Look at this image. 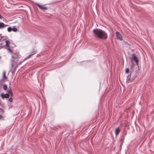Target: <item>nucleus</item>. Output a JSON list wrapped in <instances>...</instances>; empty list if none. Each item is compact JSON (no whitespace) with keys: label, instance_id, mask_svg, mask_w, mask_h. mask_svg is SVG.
Instances as JSON below:
<instances>
[{"label":"nucleus","instance_id":"obj_1","mask_svg":"<svg viewBox=\"0 0 154 154\" xmlns=\"http://www.w3.org/2000/svg\"><path fill=\"white\" fill-rule=\"evenodd\" d=\"M93 35L95 38L105 40L108 38V35L104 31L100 29H95L93 31Z\"/></svg>","mask_w":154,"mask_h":154},{"label":"nucleus","instance_id":"obj_2","mask_svg":"<svg viewBox=\"0 0 154 154\" xmlns=\"http://www.w3.org/2000/svg\"><path fill=\"white\" fill-rule=\"evenodd\" d=\"M139 69L131 71L130 74L127 76L126 82L129 83L133 81L138 75Z\"/></svg>","mask_w":154,"mask_h":154},{"label":"nucleus","instance_id":"obj_3","mask_svg":"<svg viewBox=\"0 0 154 154\" xmlns=\"http://www.w3.org/2000/svg\"><path fill=\"white\" fill-rule=\"evenodd\" d=\"M129 59L131 60V63L132 64L131 67L133 66V61H135L136 65H138L139 60L137 57L136 56L135 54H132V57H129Z\"/></svg>","mask_w":154,"mask_h":154},{"label":"nucleus","instance_id":"obj_4","mask_svg":"<svg viewBox=\"0 0 154 154\" xmlns=\"http://www.w3.org/2000/svg\"><path fill=\"white\" fill-rule=\"evenodd\" d=\"M127 134V132L125 130H124L123 131V134L122 136L120 137V141L121 142V146L122 144L124 141L125 136Z\"/></svg>","mask_w":154,"mask_h":154},{"label":"nucleus","instance_id":"obj_5","mask_svg":"<svg viewBox=\"0 0 154 154\" xmlns=\"http://www.w3.org/2000/svg\"><path fill=\"white\" fill-rule=\"evenodd\" d=\"M19 53L18 52L13 53L12 56V57L14 60L17 59L19 58Z\"/></svg>","mask_w":154,"mask_h":154},{"label":"nucleus","instance_id":"obj_6","mask_svg":"<svg viewBox=\"0 0 154 154\" xmlns=\"http://www.w3.org/2000/svg\"><path fill=\"white\" fill-rule=\"evenodd\" d=\"M116 38L120 41H122L123 38L120 33L118 31L116 32Z\"/></svg>","mask_w":154,"mask_h":154},{"label":"nucleus","instance_id":"obj_7","mask_svg":"<svg viewBox=\"0 0 154 154\" xmlns=\"http://www.w3.org/2000/svg\"><path fill=\"white\" fill-rule=\"evenodd\" d=\"M0 96L2 99L8 98L9 97L10 95L8 93L4 94L3 93H2L0 94Z\"/></svg>","mask_w":154,"mask_h":154},{"label":"nucleus","instance_id":"obj_8","mask_svg":"<svg viewBox=\"0 0 154 154\" xmlns=\"http://www.w3.org/2000/svg\"><path fill=\"white\" fill-rule=\"evenodd\" d=\"M36 5L41 10H45L47 9V8L46 7H44L43 6L41 5L38 4H36Z\"/></svg>","mask_w":154,"mask_h":154},{"label":"nucleus","instance_id":"obj_9","mask_svg":"<svg viewBox=\"0 0 154 154\" xmlns=\"http://www.w3.org/2000/svg\"><path fill=\"white\" fill-rule=\"evenodd\" d=\"M120 130L119 127L117 128L115 130V133L116 136H117L119 132H120Z\"/></svg>","mask_w":154,"mask_h":154},{"label":"nucleus","instance_id":"obj_10","mask_svg":"<svg viewBox=\"0 0 154 154\" xmlns=\"http://www.w3.org/2000/svg\"><path fill=\"white\" fill-rule=\"evenodd\" d=\"M3 41H4L5 42V44L4 45V46H6L8 47H9V41L8 40H5V39L3 40Z\"/></svg>","mask_w":154,"mask_h":154},{"label":"nucleus","instance_id":"obj_11","mask_svg":"<svg viewBox=\"0 0 154 154\" xmlns=\"http://www.w3.org/2000/svg\"><path fill=\"white\" fill-rule=\"evenodd\" d=\"M7 92H8V94H9V95H10L11 97H13V94L11 88H10L8 90Z\"/></svg>","mask_w":154,"mask_h":154},{"label":"nucleus","instance_id":"obj_12","mask_svg":"<svg viewBox=\"0 0 154 154\" xmlns=\"http://www.w3.org/2000/svg\"><path fill=\"white\" fill-rule=\"evenodd\" d=\"M8 26V25H5L3 23H0V28Z\"/></svg>","mask_w":154,"mask_h":154},{"label":"nucleus","instance_id":"obj_13","mask_svg":"<svg viewBox=\"0 0 154 154\" xmlns=\"http://www.w3.org/2000/svg\"><path fill=\"white\" fill-rule=\"evenodd\" d=\"M36 53V51H35L34 49H33L32 51L30 53V54L32 56L34 55Z\"/></svg>","mask_w":154,"mask_h":154},{"label":"nucleus","instance_id":"obj_14","mask_svg":"<svg viewBox=\"0 0 154 154\" xmlns=\"http://www.w3.org/2000/svg\"><path fill=\"white\" fill-rule=\"evenodd\" d=\"M7 77H6L5 75V71H4L3 72V79H7Z\"/></svg>","mask_w":154,"mask_h":154},{"label":"nucleus","instance_id":"obj_15","mask_svg":"<svg viewBox=\"0 0 154 154\" xmlns=\"http://www.w3.org/2000/svg\"><path fill=\"white\" fill-rule=\"evenodd\" d=\"M31 56H32V55L30 54L27 56L26 57L22 62H23L25 60L30 58Z\"/></svg>","mask_w":154,"mask_h":154},{"label":"nucleus","instance_id":"obj_16","mask_svg":"<svg viewBox=\"0 0 154 154\" xmlns=\"http://www.w3.org/2000/svg\"><path fill=\"white\" fill-rule=\"evenodd\" d=\"M15 63V62L14 61V60H12L11 61V64L12 67H13Z\"/></svg>","mask_w":154,"mask_h":154},{"label":"nucleus","instance_id":"obj_17","mask_svg":"<svg viewBox=\"0 0 154 154\" xmlns=\"http://www.w3.org/2000/svg\"><path fill=\"white\" fill-rule=\"evenodd\" d=\"M12 31L14 32H17V29L14 27L12 28Z\"/></svg>","mask_w":154,"mask_h":154},{"label":"nucleus","instance_id":"obj_18","mask_svg":"<svg viewBox=\"0 0 154 154\" xmlns=\"http://www.w3.org/2000/svg\"><path fill=\"white\" fill-rule=\"evenodd\" d=\"M3 88L4 90H6L7 88V85L5 84L3 86Z\"/></svg>","mask_w":154,"mask_h":154},{"label":"nucleus","instance_id":"obj_19","mask_svg":"<svg viewBox=\"0 0 154 154\" xmlns=\"http://www.w3.org/2000/svg\"><path fill=\"white\" fill-rule=\"evenodd\" d=\"M7 31L8 32H11L12 31V28L11 27H8L7 29Z\"/></svg>","mask_w":154,"mask_h":154},{"label":"nucleus","instance_id":"obj_20","mask_svg":"<svg viewBox=\"0 0 154 154\" xmlns=\"http://www.w3.org/2000/svg\"><path fill=\"white\" fill-rule=\"evenodd\" d=\"M8 100L11 102H12L13 101V99L11 97L8 99Z\"/></svg>","mask_w":154,"mask_h":154},{"label":"nucleus","instance_id":"obj_21","mask_svg":"<svg viewBox=\"0 0 154 154\" xmlns=\"http://www.w3.org/2000/svg\"><path fill=\"white\" fill-rule=\"evenodd\" d=\"M129 72V68H127L125 70V72L126 73H128Z\"/></svg>","mask_w":154,"mask_h":154},{"label":"nucleus","instance_id":"obj_22","mask_svg":"<svg viewBox=\"0 0 154 154\" xmlns=\"http://www.w3.org/2000/svg\"><path fill=\"white\" fill-rule=\"evenodd\" d=\"M7 49L10 52V53H12V51L11 50L10 48H7Z\"/></svg>","mask_w":154,"mask_h":154},{"label":"nucleus","instance_id":"obj_23","mask_svg":"<svg viewBox=\"0 0 154 154\" xmlns=\"http://www.w3.org/2000/svg\"><path fill=\"white\" fill-rule=\"evenodd\" d=\"M3 37L2 36L0 38V42H1L2 40L3 41V40L4 39H2V38H3Z\"/></svg>","mask_w":154,"mask_h":154},{"label":"nucleus","instance_id":"obj_24","mask_svg":"<svg viewBox=\"0 0 154 154\" xmlns=\"http://www.w3.org/2000/svg\"><path fill=\"white\" fill-rule=\"evenodd\" d=\"M3 17L1 16V15L0 14V19H2L3 18Z\"/></svg>","mask_w":154,"mask_h":154},{"label":"nucleus","instance_id":"obj_25","mask_svg":"<svg viewBox=\"0 0 154 154\" xmlns=\"http://www.w3.org/2000/svg\"><path fill=\"white\" fill-rule=\"evenodd\" d=\"M15 68H16L17 66V63L16 62H15Z\"/></svg>","mask_w":154,"mask_h":154},{"label":"nucleus","instance_id":"obj_26","mask_svg":"<svg viewBox=\"0 0 154 154\" xmlns=\"http://www.w3.org/2000/svg\"><path fill=\"white\" fill-rule=\"evenodd\" d=\"M3 46H0V49L1 48H2Z\"/></svg>","mask_w":154,"mask_h":154},{"label":"nucleus","instance_id":"obj_27","mask_svg":"<svg viewBox=\"0 0 154 154\" xmlns=\"http://www.w3.org/2000/svg\"><path fill=\"white\" fill-rule=\"evenodd\" d=\"M0 44L1 45H2V43H1Z\"/></svg>","mask_w":154,"mask_h":154},{"label":"nucleus","instance_id":"obj_28","mask_svg":"<svg viewBox=\"0 0 154 154\" xmlns=\"http://www.w3.org/2000/svg\"><path fill=\"white\" fill-rule=\"evenodd\" d=\"M1 56H0V60L1 59Z\"/></svg>","mask_w":154,"mask_h":154},{"label":"nucleus","instance_id":"obj_29","mask_svg":"<svg viewBox=\"0 0 154 154\" xmlns=\"http://www.w3.org/2000/svg\"><path fill=\"white\" fill-rule=\"evenodd\" d=\"M0 46H4L3 45H1L0 44Z\"/></svg>","mask_w":154,"mask_h":154},{"label":"nucleus","instance_id":"obj_30","mask_svg":"<svg viewBox=\"0 0 154 154\" xmlns=\"http://www.w3.org/2000/svg\"><path fill=\"white\" fill-rule=\"evenodd\" d=\"M1 100H0V102H1Z\"/></svg>","mask_w":154,"mask_h":154}]
</instances>
